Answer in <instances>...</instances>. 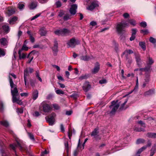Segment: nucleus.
I'll return each instance as SVG.
<instances>
[{
	"label": "nucleus",
	"instance_id": "1",
	"mask_svg": "<svg viewBox=\"0 0 156 156\" xmlns=\"http://www.w3.org/2000/svg\"><path fill=\"white\" fill-rule=\"evenodd\" d=\"M9 81L11 87V93L12 96V102H16L18 104L21 105L22 104L21 100H20L19 93L16 85L15 84L12 79L9 77Z\"/></svg>",
	"mask_w": 156,
	"mask_h": 156
},
{
	"label": "nucleus",
	"instance_id": "2",
	"mask_svg": "<svg viewBox=\"0 0 156 156\" xmlns=\"http://www.w3.org/2000/svg\"><path fill=\"white\" fill-rule=\"evenodd\" d=\"M128 26V23L126 22L122 21L118 23L116 27L117 31L118 34H122L123 31V29L126 26Z\"/></svg>",
	"mask_w": 156,
	"mask_h": 156
},
{
	"label": "nucleus",
	"instance_id": "3",
	"mask_svg": "<svg viewBox=\"0 0 156 156\" xmlns=\"http://www.w3.org/2000/svg\"><path fill=\"white\" fill-rule=\"evenodd\" d=\"M111 105L109 107L112 109L110 112V114L111 115H113L115 114V112L117 111L119 106V104L117 103V101H114L111 102Z\"/></svg>",
	"mask_w": 156,
	"mask_h": 156
},
{
	"label": "nucleus",
	"instance_id": "4",
	"mask_svg": "<svg viewBox=\"0 0 156 156\" xmlns=\"http://www.w3.org/2000/svg\"><path fill=\"white\" fill-rule=\"evenodd\" d=\"M16 144H10V147L14 151V153L15 154V156H18L16 154V151L15 150V148L16 147H19V149L20 150H22V146L21 142H22L19 140L18 139H16Z\"/></svg>",
	"mask_w": 156,
	"mask_h": 156
},
{
	"label": "nucleus",
	"instance_id": "5",
	"mask_svg": "<svg viewBox=\"0 0 156 156\" xmlns=\"http://www.w3.org/2000/svg\"><path fill=\"white\" fill-rule=\"evenodd\" d=\"M70 32L69 30L64 28L56 30L54 32L55 34L58 35L65 36L68 34Z\"/></svg>",
	"mask_w": 156,
	"mask_h": 156
},
{
	"label": "nucleus",
	"instance_id": "6",
	"mask_svg": "<svg viewBox=\"0 0 156 156\" xmlns=\"http://www.w3.org/2000/svg\"><path fill=\"white\" fill-rule=\"evenodd\" d=\"M55 113H53L49 115V117H45L47 121L49 123L50 125L52 126L55 124Z\"/></svg>",
	"mask_w": 156,
	"mask_h": 156
},
{
	"label": "nucleus",
	"instance_id": "7",
	"mask_svg": "<svg viewBox=\"0 0 156 156\" xmlns=\"http://www.w3.org/2000/svg\"><path fill=\"white\" fill-rule=\"evenodd\" d=\"M98 6V2L96 1H93L91 2L90 5L87 8V9L88 10L91 11Z\"/></svg>",
	"mask_w": 156,
	"mask_h": 156
},
{
	"label": "nucleus",
	"instance_id": "8",
	"mask_svg": "<svg viewBox=\"0 0 156 156\" xmlns=\"http://www.w3.org/2000/svg\"><path fill=\"white\" fill-rule=\"evenodd\" d=\"M43 110L44 112H48L51 109V108L50 105L45 103L44 102H43L42 103Z\"/></svg>",
	"mask_w": 156,
	"mask_h": 156
},
{
	"label": "nucleus",
	"instance_id": "9",
	"mask_svg": "<svg viewBox=\"0 0 156 156\" xmlns=\"http://www.w3.org/2000/svg\"><path fill=\"white\" fill-rule=\"evenodd\" d=\"M77 8V5L76 4H73L71 5L69 10L70 13L71 15H73L76 13Z\"/></svg>",
	"mask_w": 156,
	"mask_h": 156
},
{
	"label": "nucleus",
	"instance_id": "10",
	"mask_svg": "<svg viewBox=\"0 0 156 156\" xmlns=\"http://www.w3.org/2000/svg\"><path fill=\"white\" fill-rule=\"evenodd\" d=\"M69 47L74 48L76 44V40L73 38L71 39L67 43Z\"/></svg>",
	"mask_w": 156,
	"mask_h": 156
},
{
	"label": "nucleus",
	"instance_id": "11",
	"mask_svg": "<svg viewBox=\"0 0 156 156\" xmlns=\"http://www.w3.org/2000/svg\"><path fill=\"white\" fill-rule=\"evenodd\" d=\"M100 69V65L98 62H96L95 64V66L91 70L92 73L95 74L98 72Z\"/></svg>",
	"mask_w": 156,
	"mask_h": 156
},
{
	"label": "nucleus",
	"instance_id": "12",
	"mask_svg": "<svg viewBox=\"0 0 156 156\" xmlns=\"http://www.w3.org/2000/svg\"><path fill=\"white\" fill-rule=\"evenodd\" d=\"M58 43L56 41H54V45L52 48V51L54 55H57V53L58 52Z\"/></svg>",
	"mask_w": 156,
	"mask_h": 156
},
{
	"label": "nucleus",
	"instance_id": "13",
	"mask_svg": "<svg viewBox=\"0 0 156 156\" xmlns=\"http://www.w3.org/2000/svg\"><path fill=\"white\" fill-rule=\"evenodd\" d=\"M91 88V86L88 82H86L83 86V88L85 92H87Z\"/></svg>",
	"mask_w": 156,
	"mask_h": 156
},
{
	"label": "nucleus",
	"instance_id": "14",
	"mask_svg": "<svg viewBox=\"0 0 156 156\" xmlns=\"http://www.w3.org/2000/svg\"><path fill=\"white\" fill-rule=\"evenodd\" d=\"M0 43L1 46L5 47L8 44V42L6 38L3 37L0 39Z\"/></svg>",
	"mask_w": 156,
	"mask_h": 156
},
{
	"label": "nucleus",
	"instance_id": "15",
	"mask_svg": "<svg viewBox=\"0 0 156 156\" xmlns=\"http://www.w3.org/2000/svg\"><path fill=\"white\" fill-rule=\"evenodd\" d=\"M34 51H33L31 52L28 55L27 58H29V59L27 61V63H30L32 61L34 58V56L32 55L34 53Z\"/></svg>",
	"mask_w": 156,
	"mask_h": 156
},
{
	"label": "nucleus",
	"instance_id": "16",
	"mask_svg": "<svg viewBox=\"0 0 156 156\" xmlns=\"http://www.w3.org/2000/svg\"><path fill=\"white\" fill-rule=\"evenodd\" d=\"M38 95V92L37 90H34L32 93V98L34 100H35L37 98Z\"/></svg>",
	"mask_w": 156,
	"mask_h": 156
},
{
	"label": "nucleus",
	"instance_id": "17",
	"mask_svg": "<svg viewBox=\"0 0 156 156\" xmlns=\"http://www.w3.org/2000/svg\"><path fill=\"white\" fill-rule=\"evenodd\" d=\"M15 12V11L14 9L12 8H8L6 11V13L9 16L13 14Z\"/></svg>",
	"mask_w": 156,
	"mask_h": 156
},
{
	"label": "nucleus",
	"instance_id": "18",
	"mask_svg": "<svg viewBox=\"0 0 156 156\" xmlns=\"http://www.w3.org/2000/svg\"><path fill=\"white\" fill-rule=\"evenodd\" d=\"M80 60L84 61H88L90 60L91 58L88 55L82 56L80 57Z\"/></svg>",
	"mask_w": 156,
	"mask_h": 156
},
{
	"label": "nucleus",
	"instance_id": "19",
	"mask_svg": "<svg viewBox=\"0 0 156 156\" xmlns=\"http://www.w3.org/2000/svg\"><path fill=\"white\" fill-rule=\"evenodd\" d=\"M39 32L41 35L45 36L46 34L47 31L44 28H42L40 29Z\"/></svg>",
	"mask_w": 156,
	"mask_h": 156
},
{
	"label": "nucleus",
	"instance_id": "20",
	"mask_svg": "<svg viewBox=\"0 0 156 156\" xmlns=\"http://www.w3.org/2000/svg\"><path fill=\"white\" fill-rule=\"evenodd\" d=\"M136 61L139 67H140L141 65V60L140 56H136Z\"/></svg>",
	"mask_w": 156,
	"mask_h": 156
},
{
	"label": "nucleus",
	"instance_id": "21",
	"mask_svg": "<svg viewBox=\"0 0 156 156\" xmlns=\"http://www.w3.org/2000/svg\"><path fill=\"white\" fill-rule=\"evenodd\" d=\"M17 20V17H14L10 19L9 23L10 24H13L15 23L16 21Z\"/></svg>",
	"mask_w": 156,
	"mask_h": 156
},
{
	"label": "nucleus",
	"instance_id": "22",
	"mask_svg": "<svg viewBox=\"0 0 156 156\" xmlns=\"http://www.w3.org/2000/svg\"><path fill=\"white\" fill-rule=\"evenodd\" d=\"M37 6V3L36 2H31L30 4L29 8L30 9H33L36 7Z\"/></svg>",
	"mask_w": 156,
	"mask_h": 156
},
{
	"label": "nucleus",
	"instance_id": "23",
	"mask_svg": "<svg viewBox=\"0 0 156 156\" xmlns=\"http://www.w3.org/2000/svg\"><path fill=\"white\" fill-rule=\"evenodd\" d=\"M22 52V51L19 50L18 52L19 56L20 59L24 58L26 57V55Z\"/></svg>",
	"mask_w": 156,
	"mask_h": 156
},
{
	"label": "nucleus",
	"instance_id": "24",
	"mask_svg": "<svg viewBox=\"0 0 156 156\" xmlns=\"http://www.w3.org/2000/svg\"><path fill=\"white\" fill-rule=\"evenodd\" d=\"M147 136L149 137L155 138H156V133H148L147 134Z\"/></svg>",
	"mask_w": 156,
	"mask_h": 156
},
{
	"label": "nucleus",
	"instance_id": "25",
	"mask_svg": "<svg viewBox=\"0 0 156 156\" xmlns=\"http://www.w3.org/2000/svg\"><path fill=\"white\" fill-rule=\"evenodd\" d=\"M133 53V51L131 50H126L123 52V54H125L126 58H127L128 55L132 54Z\"/></svg>",
	"mask_w": 156,
	"mask_h": 156
},
{
	"label": "nucleus",
	"instance_id": "26",
	"mask_svg": "<svg viewBox=\"0 0 156 156\" xmlns=\"http://www.w3.org/2000/svg\"><path fill=\"white\" fill-rule=\"evenodd\" d=\"M28 69H26L24 71V80L25 84L26 86L27 85L26 78L27 76H28Z\"/></svg>",
	"mask_w": 156,
	"mask_h": 156
},
{
	"label": "nucleus",
	"instance_id": "27",
	"mask_svg": "<svg viewBox=\"0 0 156 156\" xmlns=\"http://www.w3.org/2000/svg\"><path fill=\"white\" fill-rule=\"evenodd\" d=\"M156 150V146H153L151 150L150 155V156H153L155 153Z\"/></svg>",
	"mask_w": 156,
	"mask_h": 156
},
{
	"label": "nucleus",
	"instance_id": "28",
	"mask_svg": "<svg viewBox=\"0 0 156 156\" xmlns=\"http://www.w3.org/2000/svg\"><path fill=\"white\" fill-rule=\"evenodd\" d=\"M154 93V90H149L146 92L144 94V95L145 96H147L152 94Z\"/></svg>",
	"mask_w": 156,
	"mask_h": 156
},
{
	"label": "nucleus",
	"instance_id": "29",
	"mask_svg": "<svg viewBox=\"0 0 156 156\" xmlns=\"http://www.w3.org/2000/svg\"><path fill=\"white\" fill-rule=\"evenodd\" d=\"M2 28L4 30L5 32L8 33L10 30L8 26L7 25H4L2 26Z\"/></svg>",
	"mask_w": 156,
	"mask_h": 156
},
{
	"label": "nucleus",
	"instance_id": "30",
	"mask_svg": "<svg viewBox=\"0 0 156 156\" xmlns=\"http://www.w3.org/2000/svg\"><path fill=\"white\" fill-rule=\"evenodd\" d=\"M98 129L97 128H95L94 130L91 133V136H94L95 137V136L98 135Z\"/></svg>",
	"mask_w": 156,
	"mask_h": 156
},
{
	"label": "nucleus",
	"instance_id": "31",
	"mask_svg": "<svg viewBox=\"0 0 156 156\" xmlns=\"http://www.w3.org/2000/svg\"><path fill=\"white\" fill-rule=\"evenodd\" d=\"M139 45L144 51L146 49L145 43L144 42H139Z\"/></svg>",
	"mask_w": 156,
	"mask_h": 156
},
{
	"label": "nucleus",
	"instance_id": "32",
	"mask_svg": "<svg viewBox=\"0 0 156 156\" xmlns=\"http://www.w3.org/2000/svg\"><path fill=\"white\" fill-rule=\"evenodd\" d=\"M0 123L3 126L5 127H7L9 126L8 122L5 120H3L0 122Z\"/></svg>",
	"mask_w": 156,
	"mask_h": 156
},
{
	"label": "nucleus",
	"instance_id": "33",
	"mask_svg": "<svg viewBox=\"0 0 156 156\" xmlns=\"http://www.w3.org/2000/svg\"><path fill=\"white\" fill-rule=\"evenodd\" d=\"M147 148V147L144 146L140 149L137 152V154H139L141 153L143 151L145 150Z\"/></svg>",
	"mask_w": 156,
	"mask_h": 156
},
{
	"label": "nucleus",
	"instance_id": "34",
	"mask_svg": "<svg viewBox=\"0 0 156 156\" xmlns=\"http://www.w3.org/2000/svg\"><path fill=\"white\" fill-rule=\"evenodd\" d=\"M145 142V140L143 139L140 138L138 139L136 141V143L137 144H139L141 143H143Z\"/></svg>",
	"mask_w": 156,
	"mask_h": 156
},
{
	"label": "nucleus",
	"instance_id": "35",
	"mask_svg": "<svg viewBox=\"0 0 156 156\" xmlns=\"http://www.w3.org/2000/svg\"><path fill=\"white\" fill-rule=\"evenodd\" d=\"M134 130L137 132H140L141 131H144V130L140 128H139V127L136 125L135 126Z\"/></svg>",
	"mask_w": 156,
	"mask_h": 156
},
{
	"label": "nucleus",
	"instance_id": "36",
	"mask_svg": "<svg viewBox=\"0 0 156 156\" xmlns=\"http://www.w3.org/2000/svg\"><path fill=\"white\" fill-rule=\"evenodd\" d=\"M128 22L133 26H135L136 24L135 20L133 19H130L129 20Z\"/></svg>",
	"mask_w": 156,
	"mask_h": 156
},
{
	"label": "nucleus",
	"instance_id": "37",
	"mask_svg": "<svg viewBox=\"0 0 156 156\" xmlns=\"http://www.w3.org/2000/svg\"><path fill=\"white\" fill-rule=\"evenodd\" d=\"M27 134L28 136L30 139L33 141L35 140L34 136L32 134L30 133H28Z\"/></svg>",
	"mask_w": 156,
	"mask_h": 156
},
{
	"label": "nucleus",
	"instance_id": "38",
	"mask_svg": "<svg viewBox=\"0 0 156 156\" xmlns=\"http://www.w3.org/2000/svg\"><path fill=\"white\" fill-rule=\"evenodd\" d=\"M153 62V60L150 57L149 58L148 61L147 62V63L148 65H151Z\"/></svg>",
	"mask_w": 156,
	"mask_h": 156
},
{
	"label": "nucleus",
	"instance_id": "39",
	"mask_svg": "<svg viewBox=\"0 0 156 156\" xmlns=\"http://www.w3.org/2000/svg\"><path fill=\"white\" fill-rule=\"evenodd\" d=\"M150 69V67H145L144 68H140L139 69V71H148Z\"/></svg>",
	"mask_w": 156,
	"mask_h": 156
},
{
	"label": "nucleus",
	"instance_id": "40",
	"mask_svg": "<svg viewBox=\"0 0 156 156\" xmlns=\"http://www.w3.org/2000/svg\"><path fill=\"white\" fill-rule=\"evenodd\" d=\"M56 93L58 94H64V92L60 89H58L56 91Z\"/></svg>",
	"mask_w": 156,
	"mask_h": 156
},
{
	"label": "nucleus",
	"instance_id": "41",
	"mask_svg": "<svg viewBox=\"0 0 156 156\" xmlns=\"http://www.w3.org/2000/svg\"><path fill=\"white\" fill-rule=\"evenodd\" d=\"M140 25L141 27L145 28L147 26V24L144 21L140 23Z\"/></svg>",
	"mask_w": 156,
	"mask_h": 156
},
{
	"label": "nucleus",
	"instance_id": "42",
	"mask_svg": "<svg viewBox=\"0 0 156 156\" xmlns=\"http://www.w3.org/2000/svg\"><path fill=\"white\" fill-rule=\"evenodd\" d=\"M150 41L152 43H154L156 42V39L152 37H150L149 39Z\"/></svg>",
	"mask_w": 156,
	"mask_h": 156
},
{
	"label": "nucleus",
	"instance_id": "43",
	"mask_svg": "<svg viewBox=\"0 0 156 156\" xmlns=\"http://www.w3.org/2000/svg\"><path fill=\"white\" fill-rule=\"evenodd\" d=\"M141 33L143 34H146L148 33V30H140Z\"/></svg>",
	"mask_w": 156,
	"mask_h": 156
},
{
	"label": "nucleus",
	"instance_id": "44",
	"mask_svg": "<svg viewBox=\"0 0 156 156\" xmlns=\"http://www.w3.org/2000/svg\"><path fill=\"white\" fill-rule=\"evenodd\" d=\"M70 19V16L68 14H66L63 17V20H67Z\"/></svg>",
	"mask_w": 156,
	"mask_h": 156
},
{
	"label": "nucleus",
	"instance_id": "45",
	"mask_svg": "<svg viewBox=\"0 0 156 156\" xmlns=\"http://www.w3.org/2000/svg\"><path fill=\"white\" fill-rule=\"evenodd\" d=\"M53 107L56 110H58L60 108L59 106L57 104H55L52 105Z\"/></svg>",
	"mask_w": 156,
	"mask_h": 156
},
{
	"label": "nucleus",
	"instance_id": "46",
	"mask_svg": "<svg viewBox=\"0 0 156 156\" xmlns=\"http://www.w3.org/2000/svg\"><path fill=\"white\" fill-rule=\"evenodd\" d=\"M107 82V81L105 79H102L99 81V83L101 84L105 83Z\"/></svg>",
	"mask_w": 156,
	"mask_h": 156
},
{
	"label": "nucleus",
	"instance_id": "47",
	"mask_svg": "<svg viewBox=\"0 0 156 156\" xmlns=\"http://www.w3.org/2000/svg\"><path fill=\"white\" fill-rule=\"evenodd\" d=\"M24 6V5L21 3H19L18 4V8L20 9H22L23 8Z\"/></svg>",
	"mask_w": 156,
	"mask_h": 156
},
{
	"label": "nucleus",
	"instance_id": "48",
	"mask_svg": "<svg viewBox=\"0 0 156 156\" xmlns=\"http://www.w3.org/2000/svg\"><path fill=\"white\" fill-rule=\"evenodd\" d=\"M28 49V48L25 45H23L22 46V48L21 49L19 50L22 51L23 50H24L25 51H27Z\"/></svg>",
	"mask_w": 156,
	"mask_h": 156
},
{
	"label": "nucleus",
	"instance_id": "49",
	"mask_svg": "<svg viewBox=\"0 0 156 156\" xmlns=\"http://www.w3.org/2000/svg\"><path fill=\"white\" fill-rule=\"evenodd\" d=\"M65 146L66 149V150L67 151H68L69 149V145L68 144V142H65Z\"/></svg>",
	"mask_w": 156,
	"mask_h": 156
},
{
	"label": "nucleus",
	"instance_id": "50",
	"mask_svg": "<svg viewBox=\"0 0 156 156\" xmlns=\"http://www.w3.org/2000/svg\"><path fill=\"white\" fill-rule=\"evenodd\" d=\"M137 30L136 29H133L132 30V35L135 36Z\"/></svg>",
	"mask_w": 156,
	"mask_h": 156
},
{
	"label": "nucleus",
	"instance_id": "51",
	"mask_svg": "<svg viewBox=\"0 0 156 156\" xmlns=\"http://www.w3.org/2000/svg\"><path fill=\"white\" fill-rule=\"evenodd\" d=\"M87 78V76L86 75H82L80 76L79 79L80 80H82L83 79H86Z\"/></svg>",
	"mask_w": 156,
	"mask_h": 156
},
{
	"label": "nucleus",
	"instance_id": "52",
	"mask_svg": "<svg viewBox=\"0 0 156 156\" xmlns=\"http://www.w3.org/2000/svg\"><path fill=\"white\" fill-rule=\"evenodd\" d=\"M90 25L94 26L97 25V23L96 22L93 21L90 23Z\"/></svg>",
	"mask_w": 156,
	"mask_h": 156
},
{
	"label": "nucleus",
	"instance_id": "53",
	"mask_svg": "<svg viewBox=\"0 0 156 156\" xmlns=\"http://www.w3.org/2000/svg\"><path fill=\"white\" fill-rule=\"evenodd\" d=\"M5 55V53L3 51V49L0 48V55L4 56Z\"/></svg>",
	"mask_w": 156,
	"mask_h": 156
},
{
	"label": "nucleus",
	"instance_id": "54",
	"mask_svg": "<svg viewBox=\"0 0 156 156\" xmlns=\"http://www.w3.org/2000/svg\"><path fill=\"white\" fill-rule=\"evenodd\" d=\"M64 14V11H61L59 13L58 16L60 17H61L63 16Z\"/></svg>",
	"mask_w": 156,
	"mask_h": 156
},
{
	"label": "nucleus",
	"instance_id": "55",
	"mask_svg": "<svg viewBox=\"0 0 156 156\" xmlns=\"http://www.w3.org/2000/svg\"><path fill=\"white\" fill-rule=\"evenodd\" d=\"M138 79L137 77L136 85L135 88H134V90H137V89L138 88Z\"/></svg>",
	"mask_w": 156,
	"mask_h": 156
},
{
	"label": "nucleus",
	"instance_id": "56",
	"mask_svg": "<svg viewBox=\"0 0 156 156\" xmlns=\"http://www.w3.org/2000/svg\"><path fill=\"white\" fill-rule=\"evenodd\" d=\"M138 123L140 125H141L142 126L144 127H145V124L142 121H140L138 122Z\"/></svg>",
	"mask_w": 156,
	"mask_h": 156
},
{
	"label": "nucleus",
	"instance_id": "57",
	"mask_svg": "<svg viewBox=\"0 0 156 156\" xmlns=\"http://www.w3.org/2000/svg\"><path fill=\"white\" fill-rule=\"evenodd\" d=\"M56 5L57 7H59L61 6V3L60 2L58 1L56 2Z\"/></svg>",
	"mask_w": 156,
	"mask_h": 156
},
{
	"label": "nucleus",
	"instance_id": "58",
	"mask_svg": "<svg viewBox=\"0 0 156 156\" xmlns=\"http://www.w3.org/2000/svg\"><path fill=\"white\" fill-rule=\"evenodd\" d=\"M40 15V14H37L31 19V20H34L38 17Z\"/></svg>",
	"mask_w": 156,
	"mask_h": 156
},
{
	"label": "nucleus",
	"instance_id": "59",
	"mask_svg": "<svg viewBox=\"0 0 156 156\" xmlns=\"http://www.w3.org/2000/svg\"><path fill=\"white\" fill-rule=\"evenodd\" d=\"M123 16L125 18H128L129 16V14L127 13H124L123 14Z\"/></svg>",
	"mask_w": 156,
	"mask_h": 156
},
{
	"label": "nucleus",
	"instance_id": "60",
	"mask_svg": "<svg viewBox=\"0 0 156 156\" xmlns=\"http://www.w3.org/2000/svg\"><path fill=\"white\" fill-rule=\"evenodd\" d=\"M1 153L2 154V156H8L6 153L2 150H1Z\"/></svg>",
	"mask_w": 156,
	"mask_h": 156
},
{
	"label": "nucleus",
	"instance_id": "61",
	"mask_svg": "<svg viewBox=\"0 0 156 156\" xmlns=\"http://www.w3.org/2000/svg\"><path fill=\"white\" fill-rule=\"evenodd\" d=\"M28 95V94L27 93H23L20 94V95L21 97H27Z\"/></svg>",
	"mask_w": 156,
	"mask_h": 156
},
{
	"label": "nucleus",
	"instance_id": "62",
	"mask_svg": "<svg viewBox=\"0 0 156 156\" xmlns=\"http://www.w3.org/2000/svg\"><path fill=\"white\" fill-rule=\"evenodd\" d=\"M23 108H18L17 109V112L20 113H22L23 112Z\"/></svg>",
	"mask_w": 156,
	"mask_h": 156
},
{
	"label": "nucleus",
	"instance_id": "63",
	"mask_svg": "<svg viewBox=\"0 0 156 156\" xmlns=\"http://www.w3.org/2000/svg\"><path fill=\"white\" fill-rule=\"evenodd\" d=\"M127 101L128 100L127 99L125 101H124L123 103L121 105V107L120 108V109H122L123 108L124 106L125 105V104L127 102Z\"/></svg>",
	"mask_w": 156,
	"mask_h": 156
},
{
	"label": "nucleus",
	"instance_id": "64",
	"mask_svg": "<svg viewBox=\"0 0 156 156\" xmlns=\"http://www.w3.org/2000/svg\"><path fill=\"white\" fill-rule=\"evenodd\" d=\"M30 39L32 43H34V42L35 39L34 37H33L32 36H30Z\"/></svg>",
	"mask_w": 156,
	"mask_h": 156
}]
</instances>
